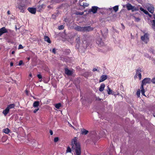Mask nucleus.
Returning <instances> with one entry per match:
<instances>
[{"mask_svg": "<svg viewBox=\"0 0 155 155\" xmlns=\"http://www.w3.org/2000/svg\"><path fill=\"white\" fill-rule=\"evenodd\" d=\"M44 39L45 41H47L48 43H51V41L49 38L47 36H44Z\"/></svg>", "mask_w": 155, "mask_h": 155, "instance_id": "4be33fe9", "label": "nucleus"}, {"mask_svg": "<svg viewBox=\"0 0 155 155\" xmlns=\"http://www.w3.org/2000/svg\"><path fill=\"white\" fill-rule=\"evenodd\" d=\"M99 134H100V135L101 136H104V135H105V134L104 133L101 134L100 132V133H99Z\"/></svg>", "mask_w": 155, "mask_h": 155, "instance_id": "a18cd8bd", "label": "nucleus"}, {"mask_svg": "<svg viewBox=\"0 0 155 155\" xmlns=\"http://www.w3.org/2000/svg\"><path fill=\"white\" fill-rule=\"evenodd\" d=\"M146 7L150 12L151 13L153 12L154 8L152 5L147 4L146 5Z\"/></svg>", "mask_w": 155, "mask_h": 155, "instance_id": "423d86ee", "label": "nucleus"}, {"mask_svg": "<svg viewBox=\"0 0 155 155\" xmlns=\"http://www.w3.org/2000/svg\"><path fill=\"white\" fill-rule=\"evenodd\" d=\"M81 134L83 135L87 134L88 133V131L84 129H82L81 130Z\"/></svg>", "mask_w": 155, "mask_h": 155, "instance_id": "a211bd4d", "label": "nucleus"}, {"mask_svg": "<svg viewBox=\"0 0 155 155\" xmlns=\"http://www.w3.org/2000/svg\"><path fill=\"white\" fill-rule=\"evenodd\" d=\"M50 133V134L51 135H52L53 134V132H52V131L51 130H50V132H49Z\"/></svg>", "mask_w": 155, "mask_h": 155, "instance_id": "49530a36", "label": "nucleus"}, {"mask_svg": "<svg viewBox=\"0 0 155 155\" xmlns=\"http://www.w3.org/2000/svg\"><path fill=\"white\" fill-rule=\"evenodd\" d=\"M83 14V12H77L76 13V14L77 15H82Z\"/></svg>", "mask_w": 155, "mask_h": 155, "instance_id": "2f4dec72", "label": "nucleus"}, {"mask_svg": "<svg viewBox=\"0 0 155 155\" xmlns=\"http://www.w3.org/2000/svg\"><path fill=\"white\" fill-rule=\"evenodd\" d=\"M39 101H35L33 104V106L34 107H37L39 105Z\"/></svg>", "mask_w": 155, "mask_h": 155, "instance_id": "5701e85b", "label": "nucleus"}, {"mask_svg": "<svg viewBox=\"0 0 155 155\" xmlns=\"http://www.w3.org/2000/svg\"><path fill=\"white\" fill-rule=\"evenodd\" d=\"M52 17H53V16H54V15H52Z\"/></svg>", "mask_w": 155, "mask_h": 155, "instance_id": "bf43d9fd", "label": "nucleus"}, {"mask_svg": "<svg viewBox=\"0 0 155 155\" xmlns=\"http://www.w3.org/2000/svg\"><path fill=\"white\" fill-rule=\"evenodd\" d=\"M8 32V31L6 28L3 27L0 29V36H1L3 34L7 33Z\"/></svg>", "mask_w": 155, "mask_h": 155, "instance_id": "1a4fd4ad", "label": "nucleus"}, {"mask_svg": "<svg viewBox=\"0 0 155 155\" xmlns=\"http://www.w3.org/2000/svg\"><path fill=\"white\" fill-rule=\"evenodd\" d=\"M107 88L108 89V90L109 89H110L109 87V86H107Z\"/></svg>", "mask_w": 155, "mask_h": 155, "instance_id": "864d4df0", "label": "nucleus"}, {"mask_svg": "<svg viewBox=\"0 0 155 155\" xmlns=\"http://www.w3.org/2000/svg\"><path fill=\"white\" fill-rule=\"evenodd\" d=\"M121 25H122V27H123V28L124 29V28L125 27H124V25H123V24H121Z\"/></svg>", "mask_w": 155, "mask_h": 155, "instance_id": "09e8293b", "label": "nucleus"}, {"mask_svg": "<svg viewBox=\"0 0 155 155\" xmlns=\"http://www.w3.org/2000/svg\"><path fill=\"white\" fill-rule=\"evenodd\" d=\"M88 5H89V4H88L87 3H84L83 4V5H82V6H84V7H86V6H88Z\"/></svg>", "mask_w": 155, "mask_h": 155, "instance_id": "c9c22d12", "label": "nucleus"}, {"mask_svg": "<svg viewBox=\"0 0 155 155\" xmlns=\"http://www.w3.org/2000/svg\"><path fill=\"white\" fill-rule=\"evenodd\" d=\"M107 78V76L106 75H102L100 78L99 82H103L106 80Z\"/></svg>", "mask_w": 155, "mask_h": 155, "instance_id": "dca6fc26", "label": "nucleus"}, {"mask_svg": "<svg viewBox=\"0 0 155 155\" xmlns=\"http://www.w3.org/2000/svg\"><path fill=\"white\" fill-rule=\"evenodd\" d=\"M71 146L73 151L75 152L76 155H81V146L80 143L77 141V138L74 137L71 141Z\"/></svg>", "mask_w": 155, "mask_h": 155, "instance_id": "f257e3e1", "label": "nucleus"}, {"mask_svg": "<svg viewBox=\"0 0 155 155\" xmlns=\"http://www.w3.org/2000/svg\"><path fill=\"white\" fill-rule=\"evenodd\" d=\"M71 148L69 147H68L67 148V149L66 151V153H71Z\"/></svg>", "mask_w": 155, "mask_h": 155, "instance_id": "cd10ccee", "label": "nucleus"}, {"mask_svg": "<svg viewBox=\"0 0 155 155\" xmlns=\"http://www.w3.org/2000/svg\"><path fill=\"white\" fill-rule=\"evenodd\" d=\"M94 28L90 26L84 27V32H89L93 30Z\"/></svg>", "mask_w": 155, "mask_h": 155, "instance_id": "6e6552de", "label": "nucleus"}, {"mask_svg": "<svg viewBox=\"0 0 155 155\" xmlns=\"http://www.w3.org/2000/svg\"><path fill=\"white\" fill-rule=\"evenodd\" d=\"M144 55L145 57L147 58H150L149 55L147 53L145 54Z\"/></svg>", "mask_w": 155, "mask_h": 155, "instance_id": "72a5a7b5", "label": "nucleus"}, {"mask_svg": "<svg viewBox=\"0 0 155 155\" xmlns=\"http://www.w3.org/2000/svg\"><path fill=\"white\" fill-rule=\"evenodd\" d=\"M69 126L72 127L73 128H74V127H73L71 124H69Z\"/></svg>", "mask_w": 155, "mask_h": 155, "instance_id": "8fccbe9b", "label": "nucleus"}, {"mask_svg": "<svg viewBox=\"0 0 155 155\" xmlns=\"http://www.w3.org/2000/svg\"><path fill=\"white\" fill-rule=\"evenodd\" d=\"M13 63L12 62H11L10 63V65L11 66H13Z\"/></svg>", "mask_w": 155, "mask_h": 155, "instance_id": "de8ad7c7", "label": "nucleus"}, {"mask_svg": "<svg viewBox=\"0 0 155 155\" xmlns=\"http://www.w3.org/2000/svg\"><path fill=\"white\" fill-rule=\"evenodd\" d=\"M9 110H8V109L6 108L5 110L3 111V113L5 116H6L8 113Z\"/></svg>", "mask_w": 155, "mask_h": 155, "instance_id": "aec40b11", "label": "nucleus"}, {"mask_svg": "<svg viewBox=\"0 0 155 155\" xmlns=\"http://www.w3.org/2000/svg\"><path fill=\"white\" fill-rule=\"evenodd\" d=\"M133 17L134 18V20L135 21L138 22L140 21V18L139 17H136L135 16H134Z\"/></svg>", "mask_w": 155, "mask_h": 155, "instance_id": "bb28decb", "label": "nucleus"}, {"mask_svg": "<svg viewBox=\"0 0 155 155\" xmlns=\"http://www.w3.org/2000/svg\"><path fill=\"white\" fill-rule=\"evenodd\" d=\"M154 19L152 21H151L152 23L151 28L155 31V15H153V18Z\"/></svg>", "mask_w": 155, "mask_h": 155, "instance_id": "9b49d317", "label": "nucleus"}, {"mask_svg": "<svg viewBox=\"0 0 155 155\" xmlns=\"http://www.w3.org/2000/svg\"><path fill=\"white\" fill-rule=\"evenodd\" d=\"M76 41L78 43L80 42V38L79 37L76 39Z\"/></svg>", "mask_w": 155, "mask_h": 155, "instance_id": "c03bdc74", "label": "nucleus"}, {"mask_svg": "<svg viewBox=\"0 0 155 155\" xmlns=\"http://www.w3.org/2000/svg\"><path fill=\"white\" fill-rule=\"evenodd\" d=\"M113 9L115 11V12H116L118 10V6L117 5L114 6L113 7Z\"/></svg>", "mask_w": 155, "mask_h": 155, "instance_id": "c85d7f7f", "label": "nucleus"}, {"mask_svg": "<svg viewBox=\"0 0 155 155\" xmlns=\"http://www.w3.org/2000/svg\"><path fill=\"white\" fill-rule=\"evenodd\" d=\"M10 130L8 128L5 129L3 130V132L6 134H8L10 132Z\"/></svg>", "mask_w": 155, "mask_h": 155, "instance_id": "393cba45", "label": "nucleus"}, {"mask_svg": "<svg viewBox=\"0 0 155 155\" xmlns=\"http://www.w3.org/2000/svg\"><path fill=\"white\" fill-rule=\"evenodd\" d=\"M7 13L8 14H10V11H8V12H7Z\"/></svg>", "mask_w": 155, "mask_h": 155, "instance_id": "603ef678", "label": "nucleus"}, {"mask_svg": "<svg viewBox=\"0 0 155 155\" xmlns=\"http://www.w3.org/2000/svg\"><path fill=\"white\" fill-rule=\"evenodd\" d=\"M65 72L67 75L68 76L72 75L73 73V71L70 70L67 68L65 69Z\"/></svg>", "mask_w": 155, "mask_h": 155, "instance_id": "f8f14e48", "label": "nucleus"}, {"mask_svg": "<svg viewBox=\"0 0 155 155\" xmlns=\"http://www.w3.org/2000/svg\"><path fill=\"white\" fill-rule=\"evenodd\" d=\"M100 133L101 134V132H102V131H101V132L100 131Z\"/></svg>", "mask_w": 155, "mask_h": 155, "instance_id": "13d9d810", "label": "nucleus"}, {"mask_svg": "<svg viewBox=\"0 0 155 155\" xmlns=\"http://www.w3.org/2000/svg\"><path fill=\"white\" fill-rule=\"evenodd\" d=\"M142 72L141 69L140 68H139L136 70V74L134 76V78L135 79L137 78V76L139 78V80L141 79L142 75L141 74V72Z\"/></svg>", "mask_w": 155, "mask_h": 155, "instance_id": "20e7f679", "label": "nucleus"}, {"mask_svg": "<svg viewBox=\"0 0 155 155\" xmlns=\"http://www.w3.org/2000/svg\"><path fill=\"white\" fill-rule=\"evenodd\" d=\"M141 39L144 42L147 43L149 41L148 35L147 34L145 33L142 36H141Z\"/></svg>", "mask_w": 155, "mask_h": 155, "instance_id": "0eeeda50", "label": "nucleus"}, {"mask_svg": "<svg viewBox=\"0 0 155 155\" xmlns=\"http://www.w3.org/2000/svg\"><path fill=\"white\" fill-rule=\"evenodd\" d=\"M37 76L39 79H41L42 78L41 75L40 74H38Z\"/></svg>", "mask_w": 155, "mask_h": 155, "instance_id": "79ce46f5", "label": "nucleus"}, {"mask_svg": "<svg viewBox=\"0 0 155 155\" xmlns=\"http://www.w3.org/2000/svg\"><path fill=\"white\" fill-rule=\"evenodd\" d=\"M44 5L42 4L41 5H39L38 6L37 8V9L38 10V11L39 12L41 11L42 10V8H43V6H44Z\"/></svg>", "mask_w": 155, "mask_h": 155, "instance_id": "412c9836", "label": "nucleus"}, {"mask_svg": "<svg viewBox=\"0 0 155 155\" xmlns=\"http://www.w3.org/2000/svg\"><path fill=\"white\" fill-rule=\"evenodd\" d=\"M23 47L22 46V45H20L18 46V49H22Z\"/></svg>", "mask_w": 155, "mask_h": 155, "instance_id": "4c0bfd02", "label": "nucleus"}, {"mask_svg": "<svg viewBox=\"0 0 155 155\" xmlns=\"http://www.w3.org/2000/svg\"><path fill=\"white\" fill-rule=\"evenodd\" d=\"M15 53V52L14 51H13L12 52V54H14Z\"/></svg>", "mask_w": 155, "mask_h": 155, "instance_id": "3c124183", "label": "nucleus"}, {"mask_svg": "<svg viewBox=\"0 0 155 155\" xmlns=\"http://www.w3.org/2000/svg\"><path fill=\"white\" fill-rule=\"evenodd\" d=\"M98 8L97 6H93L91 9L90 11L92 12L93 13H95L97 12Z\"/></svg>", "mask_w": 155, "mask_h": 155, "instance_id": "2eb2a0df", "label": "nucleus"}, {"mask_svg": "<svg viewBox=\"0 0 155 155\" xmlns=\"http://www.w3.org/2000/svg\"><path fill=\"white\" fill-rule=\"evenodd\" d=\"M38 108H37V109H35L33 111L34 113H36L38 111Z\"/></svg>", "mask_w": 155, "mask_h": 155, "instance_id": "ea45409f", "label": "nucleus"}, {"mask_svg": "<svg viewBox=\"0 0 155 155\" xmlns=\"http://www.w3.org/2000/svg\"><path fill=\"white\" fill-rule=\"evenodd\" d=\"M140 10L143 11L145 14L147 15L150 17H151V15L146 10L144 9L142 7H140Z\"/></svg>", "mask_w": 155, "mask_h": 155, "instance_id": "f3484780", "label": "nucleus"}, {"mask_svg": "<svg viewBox=\"0 0 155 155\" xmlns=\"http://www.w3.org/2000/svg\"><path fill=\"white\" fill-rule=\"evenodd\" d=\"M126 7L128 10H132V12L137 11L138 9L134 6H133L130 4L128 3L126 5Z\"/></svg>", "mask_w": 155, "mask_h": 155, "instance_id": "39448f33", "label": "nucleus"}, {"mask_svg": "<svg viewBox=\"0 0 155 155\" xmlns=\"http://www.w3.org/2000/svg\"><path fill=\"white\" fill-rule=\"evenodd\" d=\"M137 94L138 97H139L140 96V91L139 89L138 91H137Z\"/></svg>", "mask_w": 155, "mask_h": 155, "instance_id": "f704fd0d", "label": "nucleus"}, {"mask_svg": "<svg viewBox=\"0 0 155 155\" xmlns=\"http://www.w3.org/2000/svg\"><path fill=\"white\" fill-rule=\"evenodd\" d=\"M151 82L150 78H145L142 81V84L140 87V91L142 94L144 96L145 90L143 88V86L146 85L147 84H150Z\"/></svg>", "mask_w": 155, "mask_h": 155, "instance_id": "f03ea898", "label": "nucleus"}, {"mask_svg": "<svg viewBox=\"0 0 155 155\" xmlns=\"http://www.w3.org/2000/svg\"><path fill=\"white\" fill-rule=\"evenodd\" d=\"M15 106V105L14 104H10V105H8L7 106V108H8V110H9L10 109H11L13 108Z\"/></svg>", "mask_w": 155, "mask_h": 155, "instance_id": "b1692460", "label": "nucleus"}, {"mask_svg": "<svg viewBox=\"0 0 155 155\" xmlns=\"http://www.w3.org/2000/svg\"><path fill=\"white\" fill-rule=\"evenodd\" d=\"M30 59V58H28V60H29Z\"/></svg>", "mask_w": 155, "mask_h": 155, "instance_id": "5fc2aeb1", "label": "nucleus"}, {"mask_svg": "<svg viewBox=\"0 0 155 155\" xmlns=\"http://www.w3.org/2000/svg\"><path fill=\"white\" fill-rule=\"evenodd\" d=\"M64 26L63 25H60L58 26V29L60 30H62L64 28Z\"/></svg>", "mask_w": 155, "mask_h": 155, "instance_id": "7c9ffc66", "label": "nucleus"}, {"mask_svg": "<svg viewBox=\"0 0 155 155\" xmlns=\"http://www.w3.org/2000/svg\"><path fill=\"white\" fill-rule=\"evenodd\" d=\"M105 87V85L104 84H101L99 87V91L101 92L102 91L104 90Z\"/></svg>", "mask_w": 155, "mask_h": 155, "instance_id": "6ab92c4d", "label": "nucleus"}, {"mask_svg": "<svg viewBox=\"0 0 155 155\" xmlns=\"http://www.w3.org/2000/svg\"><path fill=\"white\" fill-rule=\"evenodd\" d=\"M59 140V138L58 137H55L54 139V141L55 142H56L58 141Z\"/></svg>", "mask_w": 155, "mask_h": 155, "instance_id": "473e14b6", "label": "nucleus"}, {"mask_svg": "<svg viewBox=\"0 0 155 155\" xmlns=\"http://www.w3.org/2000/svg\"><path fill=\"white\" fill-rule=\"evenodd\" d=\"M56 49L55 48H53L52 49V52L54 54H55L56 53Z\"/></svg>", "mask_w": 155, "mask_h": 155, "instance_id": "37998d69", "label": "nucleus"}, {"mask_svg": "<svg viewBox=\"0 0 155 155\" xmlns=\"http://www.w3.org/2000/svg\"><path fill=\"white\" fill-rule=\"evenodd\" d=\"M26 94H28V91H26Z\"/></svg>", "mask_w": 155, "mask_h": 155, "instance_id": "6e6d98bb", "label": "nucleus"}, {"mask_svg": "<svg viewBox=\"0 0 155 155\" xmlns=\"http://www.w3.org/2000/svg\"><path fill=\"white\" fill-rule=\"evenodd\" d=\"M96 43L100 46H103L104 45V43L101 38H98L97 39Z\"/></svg>", "mask_w": 155, "mask_h": 155, "instance_id": "9d476101", "label": "nucleus"}, {"mask_svg": "<svg viewBox=\"0 0 155 155\" xmlns=\"http://www.w3.org/2000/svg\"><path fill=\"white\" fill-rule=\"evenodd\" d=\"M151 82L154 84L155 83V78H153L151 80Z\"/></svg>", "mask_w": 155, "mask_h": 155, "instance_id": "58836bf2", "label": "nucleus"}, {"mask_svg": "<svg viewBox=\"0 0 155 155\" xmlns=\"http://www.w3.org/2000/svg\"><path fill=\"white\" fill-rule=\"evenodd\" d=\"M16 7L20 10L21 12L24 13L26 8L27 6L25 4L21 3L18 4Z\"/></svg>", "mask_w": 155, "mask_h": 155, "instance_id": "7ed1b4c3", "label": "nucleus"}, {"mask_svg": "<svg viewBox=\"0 0 155 155\" xmlns=\"http://www.w3.org/2000/svg\"><path fill=\"white\" fill-rule=\"evenodd\" d=\"M23 63V61L22 60H20L19 61V63L18 64V65L20 66Z\"/></svg>", "mask_w": 155, "mask_h": 155, "instance_id": "a19ab883", "label": "nucleus"}, {"mask_svg": "<svg viewBox=\"0 0 155 155\" xmlns=\"http://www.w3.org/2000/svg\"><path fill=\"white\" fill-rule=\"evenodd\" d=\"M31 75H31V74H29V76H30V77H31Z\"/></svg>", "mask_w": 155, "mask_h": 155, "instance_id": "4d7b16f0", "label": "nucleus"}, {"mask_svg": "<svg viewBox=\"0 0 155 155\" xmlns=\"http://www.w3.org/2000/svg\"><path fill=\"white\" fill-rule=\"evenodd\" d=\"M107 94H110L112 93V91L110 89H109L107 90Z\"/></svg>", "mask_w": 155, "mask_h": 155, "instance_id": "c756f323", "label": "nucleus"}, {"mask_svg": "<svg viewBox=\"0 0 155 155\" xmlns=\"http://www.w3.org/2000/svg\"><path fill=\"white\" fill-rule=\"evenodd\" d=\"M75 29L78 31L84 32V27H81L78 26L75 28Z\"/></svg>", "mask_w": 155, "mask_h": 155, "instance_id": "4468645a", "label": "nucleus"}, {"mask_svg": "<svg viewBox=\"0 0 155 155\" xmlns=\"http://www.w3.org/2000/svg\"><path fill=\"white\" fill-rule=\"evenodd\" d=\"M61 106V104L60 103H59L57 104H56L55 105V107L58 109H59L60 107Z\"/></svg>", "mask_w": 155, "mask_h": 155, "instance_id": "a878e982", "label": "nucleus"}, {"mask_svg": "<svg viewBox=\"0 0 155 155\" xmlns=\"http://www.w3.org/2000/svg\"><path fill=\"white\" fill-rule=\"evenodd\" d=\"M92 71H97L99 72H100V71H99V70H98L97 69V68H94L92 70Z\"/></svg>", "mask_w": 155, "mask_h": 155, "instance_id": "e433bc0d", "label": "nucleus"}, {"mask_svg": "<svg viewBox=\"0 0 155 155\" xmlns=\"http://www.w3.org/2000/svg\"><path fill=\"white\" fill-rule=\"evenodd\" d=\"M28 11L33 14H35L36 12V9L33 8H29L28 9Z\"/></svg>", "mask_w": 155, "mask_h": 155, "instance_id": "ddd939ff", "label": "nucleus"}]
</instances>
